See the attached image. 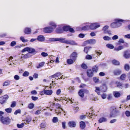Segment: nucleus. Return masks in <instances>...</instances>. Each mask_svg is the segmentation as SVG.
I'll return each instance as SVG.
<instances>
[{"label":"nucleus","mask_w":130,"mask_h":130,"mask_svg":"<svg viewBox=\"0 0 130 130\" xmlns=\"http://www.w3.org/2000/svg\"><path fill=\"white\" fill-rule=\"evenodd\" d=\"M115 22L111 24V26L112 28H116L120 26L121 25V23L126 21L121 19H115Z\"/></svg>","instance_id":"nucleus-1"},{"label":"nucleus","mask_w":130,"mask_h":130,"mask_svg":"<svg viewBox=\"0 0 130 130\" xmlns=\"http://www.w3.org/2000/svg\"><path fill=\"white\" fill-rule=\"evenodd\" d=\"M0 120L4 124H8L10 122V120L8 117H6L5 118L3 117H0Z\"/></svg>","instance_id":"nucleus-2"},{"label":"nucleus","mask_w":130,"mask_h":130,"mask_svg":"<svg viewBox=\"0 0 130 130\" xmlns=\"http://www.w3.org/2000/svg\"><path fill=\"white\" fill-rule=\"evenodd\" d=\"M43 31L46 33H50L52 32L54 30V28L51 26H48L43 28Z\"/></svg>","instance_id":"nucleus-3"},{"label":"nucleus","mask_w":130,"mask_h":130,"mask_svg":"<svg viewBox=\"0 0 130 130\" xmlns=\"http://www.w3.org/2000/svg\"><path fill=\"white\" fill-rule=\"evenodd\" d=\"M89 25L90 29L92 30L95 29L100 26V24L97 23H91Z\"/></svg>","instance_id":"nucleus-4"},{"label":"nucleus","mask_w":130,"mask_h":130,"mask_svg":"<svg viewBox=\"0 0 130 130\" xmlns=\"http://www.w3.org/2000/svg\"><path fill=\"white\" fill-rule=\"evenodd\" d=\"M61 43L71 45H77L76 43L74 41L70 40H63L61 41Z\"/></svg>","instance_id":"nucleus-5"},{"label":"nucleus","mask_w":130,"mask_h":130,"mask_svg":"<svg viewBox=\"0 0 130 130\" xmlns=\"http://www.w3.org/2000/svg\"><path fill=\"white\" fill-rule=\"evenodd\" d=\"M9 98L8 95H5L3 97H0V103L3 104L5 103Z\"/></svg>","instance_id":"nucleus-6"},{"label":"nucleus","mask_w":130,"mask_h":130,"mask_svg":"<svg viewBox=\"0 0 130 130\" xmlns=\"http://www.w3.org/2000/svg\"><path fill=\"white\" fill-rule=\"evenodd\" d=\"M65 38H50L49 39V41L51 42H54L55 41H60L61 43V41L63 40H64Z\"/></svg>","instance_id":"nucleus-7"},{"label":"nucleus","mask_w":130,"mask_h":130,"mask_svg":"<svg viewBox=\"0 0 130 130\" xmlns=\"http://www.w3.org/2000/svg\"><path fill=\"white\" fill-rule=\"evenodd\" d=\"M53 93L52 91L51 90H45L41 91L40 92L41 95L43 94H44L46 95H51Z\"/></svg>","instance_id":"nucleus-8"},{"label":"nucleus","mask_w":130,"mask_h":130,"mask_svg":"<svg viewBox=\"0 0 130 130\" xmlns=\"http://www.w3.org/2000/svg\"><path fill=\"white\" fill-rule=\"evenodd\" d=\"M69 126L71 128L75 127L76 126V123L75 122L73 121H69L68 123Z\"/></svg>","instance_id":"nucleus-9"},{"label":"nucleus","mask_w":130,"mask_h":130,"mask_svg":"<svg viewBox=\"0 0 130 130\" xmlns=\"http://www.w3.org/2000/svg\"><path fill=\"white\" fill-rule=\"evenodd\" d=\"M77 57V53L75 52H73L70 56V58L74 61H75Z\"/></svg>","instance_id":"nucleus-10"},{"label":"nucleus","mask_w":130,"mask_h":130,"mask_svg":"<svg viewBox=\"0 0 130 130\" xmlns=\"http://www.w3.org/2000/svg\"><path fill=\"white\" fill-rule=\"evenodd\" d=\"M87 74L88 76L89 77H92L93 75V71L91 69L87 70Z\"/></svg>","instance_id":"nucleus-11"},{"label":"nucleus","mask_w":130,"mask_h":130,"mask_svg":"<svg viewBox=\"0 0 130 130\" xmlns=\"http://www.w3.org/2000/svg\"><path fill=\"white\" fill-rule=\"evenodd\" d=\"M86 42L88 44H94L96 43V41L94 39H91L86 41Z\"/></svg>","instance_id":"nucleus-12"},{"label":"nucleus","mask_w":130,"mask_h":130,"mask_svg":"<svg viewBox=\"0 0 130 130\" xmlns=\"http://www.w3.org/2000/svg\"><path fill=\"white\" fill-rule=\"evenodd\" d=\"M23 56H22L21 58V59H26L30 57L31 56V55L30 54V53H27L24 55L23 54H22Z\"/></svg>","instance_id":"nucleus-13"},{"label":"nucleus","mask_w":130,"mask_h":130,"mask_svg":"<svg viewBox=\"0 0 130 130\" xmlns=\"http://www.w3.org/2000/svg\"><path fill=\"white\" fill-rule=\"evenodd\" d=\"M31 31V29L30 28L26 27L24 30V32L26 34H30Z\"/></svg>","instance_id":"nucleus-14"},{"label":"nucleus","mask_w":130,"mask_h":130,"mask_svg":"<svg viewBox=\"0 0 130 130\" xmlns=\"http://www.w3.org/2000/svg\"><path fill=\"white\" fill-rule=\"evenodd\" d=\"M100 90L103 92H105L106 91L107 88L106 85L103 84L102 86L100 87Z\"/></svg>","instance_id":"nucleus-15"},{"label":"nucleus","mask_w":130,"mask_h":130,"mask_svg":"<svg viewBox=\"0 0 130 130\" xmlns=\"http://www.w3.org/2000/svg\"><path fill=\"white\" fill-rule=\"evenodd\" d=\"M121 73V71L120 70L117 69L115 70L113 72V73L115 75H119Z\"/></svg>","instance_id":"nucleus-16"},{"label":"nucleus","mask_w":130,"mask_h":130,"mask_svg":"<svg viewBox=\"0 0 130 130\" xmlns=\"http://www.w3.org/2000/svg\"><path fill=\"white\" fill-rule=\"evenodd\" d=\"M61 75V74L59 72L56 73L54 75L50 76L49 78H50L51 79L52 78H55L56 77H58Z\"/></svg>","instance_id":"nucleus-17"},{"label":"nucleus","mask_w":130,"mask_h":130,"mask_svg":"<svg viewBox=\"0 0 130 130\" xmlns=\"http://www.w3.org/2000/svg\"><path fill=\"white\" fill-rule=\"evenodd\" d=\"M37 39L38 41L42 42L45 40V38L43 36L40 35L38 37Z\"/></svg>","instance_id":"nucleus-18"},{"label":"nucleus","mask_w":130,"mask_h":130,"mask_svg":"<svg viewBox=\"0 0 130 130\" xmlns=\"http://www.w3.org/2000/svg\"><path fill=\"white\" fill-rule=\"evenodd\" d=\"M107 121V118L104 117H102L99 119L98 121L99 123H101L103 122H106Z\"/></svg>","instance_id":"nucleus-19"},{"label":"nucleus","mask_w":130,"mask_h":130,"mask_svg":"<svg viewBox=\"0 0 130 130\" xmlns=\"http://www.w3.org/2000/svg\"><path fill=\"white\" fill-rule=\"evenodd\" d=\"M116 84L117 86V87L119 88L122 89L123 87V86L122 85V83L119 82H116Z\"/></svg>","instance_id":"nucleus-20"},{"label":"nucleus","mask_w":130,"mask_h":130,"mask_svg":"<svg viewBox=\"0 0 130 130\" xmlns=\"http://www.w3.org/2000/svg\"><path fill=\"white\" fill-rule=\"evenodd\" d=\"M56 31L58 34H60L63 32V30L61 27H59L56 28Z\"/></svg>","instance_id":"nucleus-21"},{"label":"nucleus","mask_w":130,"mask_h":130,"mask_svg":"<svg viewBox=\"0 0 130 130\" xmlns=\"http://www.w3.org/2000/svg\"><path fill=\"white\" fill-rule=\"evenodd\" d=\"M80 126L82 129H84L86 127L85 123L83 121H81L80 122Z\"/></svg>","instance_id":"nucleus-22"},{"label":"nucleus","mask_w":130,"mask_h":130,"mask_svg":"<svg viewBox=\"0 0 130 130\" xmlns=\"http://www.w3.org/2000/svg\"><path fill=\"white\" fill-rule=\"evenodd\" d=\"M116 113L117 112L116 110L113 109L111 112L110 117H115Z\"/></svg>","instance_id":"nucleus-23"},{"label":"nucleus","mask_w":130,"mask_h":130,"mask_svg":"<svg viewBox=\"0 0 130 130\" xmlns=\"http://www.w3.org/2000/svg\"><path fill=\"white\" fill-rule=\"evenodd\" d=\"M78 94L81 97H83L84 96V90L83 89L80 90L78 92Z\"/></svg>","instance_id":"nucleus-24"},{"label":"nucleus","mask_w":130,"mask_h":130,"mask_svg":"<svg viewBox=\"0 0 130 130\" xmlns=\"http://www.w3.org/2000/svg\"><path fill=\"white\" fill-rule=\"evenodd\" d=\"M114 96L116 98L119 97L121 95L120 93L117 91H114L113 92Z\"/></svg>","instance_id":"nucleus-25"},{"label":"nucleus","mask_w":130,"mask_h":130,"mask_svg":"<svg viewBox=\"0 0 130 130\" xmlns=\"http://www.w3.org/2000/svg\"><path fill=\"white\" fill-rule=\"evenodd\" d=\"M49 25L51 27L54 28V29L56 28L57 25L53 22H51L49 23Z\"/></svg>","instance_id":"nucleus-26"},{"label":"nucleus","mask_w":130,"mask_h":130,"mask_svg":"<svg viewBox=\"0 0 130 130\" xmlns=\"http://www.w3.org/2000/svg\"><path fill=\"white\" fill-rule=\"evenodd\" d=\"M112 62V64L115 65H119L120 64V62L118 61L115 59L113 60Z\"/></svg>","instance_id":"nucleus-27"},{"label":"nucleus","mask_w":130,"mask_h":130,"mask_svg":"<svg viewBox=\"0 0 130 130\" xmlns=\"http://www.w3.org/2000/svg\"><path fill=\"white\" fill-rule=\"evenodd\" d=\"M55 105L56 106V108L57 109H61V110H62L63 111V109H62V108L61 107V105L60 104H59L57 103H56V104L55 103L53 104V105Z\"/></svg>","instance_id":"nucleus-28"},{"label":"nucleus","mask_w":130,"mask_h":130,"mask_svg":"<svg viewBox=\"0 0 130 130\" xmlns=\"http://www.w3.org/2000/svg\"><path fill=\"white\" fill-rule=\"evenodd\" d=\"M90 28L89 24L82 27V30H88Z\"/></svg>","instance_id":"nucleus-29"},{"label":"nucleus","mask_w":130,"mask_h":130,"mask_svg":"<svg viewBox=\"0 0 130 130\" xmlns=\"http://www.w3.org/2000/svg\"><path fill=\"white\" fill-rule=\"evenodd\" d=\"M124 56L126 58H128L129 57L130 55L127 52H124Z\"/></svg>","instance_id":"nucleus-30"},{"label":"nucleus","mask_w":130,"mask_h":130,"mask_svg":"<svg viewBox=\"0 0 130 130\" xmlns=\"http://www.w3.org/2000/svg\"><path fill=\"white\" fill-rule=\"evenodd\" d=\"M10 84V82L9 80H6L3 84V86H6L9 85Z\"/></svg>","instance_id":"nucleus-31"},{"label":"nucleus","mask_w":130,"mask_h":130,"mask_svg":"<svg viewBox=\"0 0 130 130\" xmlns=\"http://www.w3.org/2000/svg\"><path fill=\"white\" fill-rule=\"evenodd\" d=\"M68 90H69V91L71 93H72L73 92L74 90V87L71 86L68 88Z\"/></svg>","instance_id":"nucleus-32"},{"label":"nucleus","mask_w":130,"mask_h":130,"mask_svg":"<svg viewBox=\"0 0 130 130\" xmlns=\"http://www.w3.org/2000/svg\"><path fill=\"white\" fill-rule=\"evenodd\" d=\"M70 26H65L63 27V30L64 31H68L70 28Z\"/></svg>","instance_id":"nucleus-33"},{"label":"nucleus","mask_w":130,"mask_h":130,"mask_svg":"<svg viewBox=\"0 0 130 130\" xmlns=\"http://www.w3.org/2000/svg\"><path fill=\"white\" fill-rule=\"evenodd\" d=\"M123 46L122 45L119 46L115 48V50L116 51H118L123 49Z\"/></svg>","instance_id":"nucleus-34"},{"label":"nucleus","mask_w":130,"mask_h":130,"mask_svg":"<svg viewBox=\"0 0 130 130\" xmlns=\"http://www.w3.org/2000/svg\"><path fill=\"white\" fill-rule=\"evenodd\" d=\"M106 47L108 48L112 49L114 48V46L110 44H107L106 45Z\"/></svg>","instance_id":"nucleus-35"},{"label":"nucleus","mask_w":130,"mask_h":130,"mask_svg":"<svg viewBox=\"0 0 130 130\" xmlns=\"http://www.w3.org/2000/svg\"><path fill=\"white\" fill-rule=\"evenodd\" d=\"M73 60L72 59H68L67 60V62L69 64H71L73 63Z\"/></svg>","instance_id":"nucleus-36"},{"label":"nucleus","mask_w":130,"mask_h":130,"mask_svg":"<svg viewBox=\"0 0 130 130\" xmlns=\"http://www.w3.org/2000/svg\"><path fill=\"white\" fill-rule=\"evenodd\" d=\"M91 48V47H86L84 48V51L87 54H88L89 50Z\"/></svg>","instance_id":"nucleus-37"},{"label":"nucleus","mask_w":130,"mask_h":130,"mask_svg":"<svg viewBox=\"0 0 130 130\" xmlns=\"http://www.w3.org/2000/svg\"><path fill=\"white\" fill-rule=\"evenodd\" d=\"M109 26L107 25L105 26L102 29V30L104 31V33L105 31H106L107 30Z\"/></svg>","instance_id":"nucleus-38"},{"label":"nucleus","mask_w":130,"mask_h":130,"mask_svg":"<svg viewBox=\"0 0 130 130\" xmlns=\"http://www.w3.org/2000/svg\"><path fill=\"white\" fill-rule=\"evenodd\" d=\"M6 112L8 113H10L12 112V109L11 108H9L5 109Z\"/></svg>","instance_id":"nucleus-39"},{"label":"nucleus","mask_w":130,"mask_h":130,"mask_svg":"<svg viewBox=\"0 0 130 130\" xmlns=\"http://www.w3.org/2000/svg\"><path fill=\"white\" fill-rule=\"evenodd\" d=\"M20 39L24 43L27 42L28 41L27 40L25 39L24 37L23 36H21L20 37Z\"/></svg>","instance_id":"nucleus-40"},{"label":"nucleus","mask_w":130,"mask_h":130,"mask_svg":"<svg viewBox=\"0 0 130 130\" xmlns=\"http://www.w3.org/2000/svg\"><path fill=\"white\" fill-rule=\"evenodd\" d=\"M124 68L127 71L129 70L130 69L129 66L127 64H126L124 66Z\"/></svg>","instance_id":"nucleus-41"},{"label":"nucleus","mask_w":130,"mask_h":130,"mask_svg":"<svg viewBox=\"0 0 130 130\" xmlns=\"http://www.w3.org/2000/svg\"><path fill=\"white\" fill-rule=\"evenodd\" d=\"M24 125V124L23 123H22L21 124H17V127L19 128H22Z\"/></svg>","instance_id":"nucleus-42"},{"label":"nucleus","mask_w":130,"mask_h":130,"mask_svg":"<svg viewBox=\"0 0 130 130\" xmlns=\"http://www.w3.org/2000/svg\"><path fill=\"white\" fill-rule=\"evenodd\" d=\"M29 73L27 71H25L23 74V76L24 77H27L29 76Z\"/></svg>","instance_id":"nucleus-43"},{"label":"nucleus","mask_w":130,"mask_h":130,"mask_svg":"<svg viewBox=\"0 0 130 130\" xmlns=\"http://www.w3.org/2000/svg\"><path fill=\"white\" fill-rule=\"evenodd\" d=\"M103 39L105 40L109 41L111 40V38L110 37L107 36L104 37Z\"/></svg>","instance_id":"nucleus-44"},{"label":"nucleus","mask_w":130,"mask_h":130,"mask_svg":"<svg viewBox=\"0 0 130 130\" xmlns=\"http://www.w3.org/2000/svg\"><path fill=\"white\" fill-rule=\"evenodd\" d=\"M44 64L45 62H42L40 63L39 64V65L37 67V68H39L42 67L44 66Z\"/></svg>","instance_id":"nucleus-45"},{"label":"nucleus","mask_w":130,"mask_h":130,"mask_svg":"<svg viewBox=\"0 0 130 130\" xmlns=\"http://www.w3.org/2000/svg\"><path fill=\"white\" fill-rule=\"evenodd\" d=\"M98 70V67L96 66H95L94 67H93L92 68V70L94 72H97Z\"/></svg>","instance_id":"nucleus-46"},{"label":"nucleus","mask_w":130,"mask_h":130,"mask_svg":"<svg viewBox=\"0 0 130 130\" xmlns=\"http://www.w3.org/2000/svg\"><path fill=\"white\" fill-rule=\"evenodd\" d=\"M52 121L53 123H56L58 121V119L57 117H54L52 119Z\"/></svg>","instance_id":"nucleus-47"},{"label":"nucleus","mask_w":130,"mask_h":130,"mask_svg":"<svg viewBox=\"0 0 130 130\" xmlns=\"http://www.w3.org/2000/svg\"><path fill=\"white\" fill-rule=\"evenodd\" d=\"M126 77V75L125 74H122L120 77V79L122 80H124Z\"/></svg>","instance_id":"nucleus-48"},{"label":"nucleus","mask_w":130,"mask_h":130,"mask_svg":"<svg viewBox=\"0 0 130 130\" xmlns=\"http://www.w3.org/2000/svg\"><path fill=\"white\" fill-rule=\"evenodd\" d=\"M95 88L96 90H95V92H97V93L98 95H100V89L99 88L97 87H95Z\"/></svg>","instance_id":"nucleus-49"},{"label":"nucleus","mask_w":130,"mask_h":130,"mask_svg":"<svg viewBox=\"0 0 130 130\" xmlns=\"http://www.w3.org/2000/svg\"><path fill=\"white\" fill-rule=\"evenodd\" d=\"M82 68L84 69H86L87 68V66L85 64L83 63L81 65Z\"/></svg>","instance_id":"nucleus-50"},{"label":"nucleus","mask_w":130,"mask_h":130,"mask_svg":"<svg viewBox=\"0 0 130 130\" xmlns=\"http://www.w3.org/2000/svg\"><path fill=\"white\" fill-rule=\"evenodd\" d=\"M29 48V47H26L24 48V49H23L21 51V52L22 53H24L26 51H28V49Z\"/></svg>","instance_id":"nucleus-51"},{"label":"nucleus","mask_w":130,"mask_h":130,"mask_svg":"<svg viewBox=\"0 0 130 130\" xmlns=\"http://www.w3.org/2000/svg\"><path fill=\"white\" fill-rule=\"evenodd\" d=\"M41 55L43 57H46L48 55L47 53L44 52H42L41 53Z\"/></svg>","instance_id":"nucleus-52"},{"label":"nucleus","mask_w":130,"mask_h":130,"mask_svg":"<svg viewBox=\"0 0 130 130\" xmlns=\"http://www.w3.org/2000/svg\"><path fill=\"white\" fill-rule=\"evenodd\" d=\"M62 128L64 129L66 128H67V127L66 126V122L65 121L63 122H62Z\"/></svg>","instance_id":"nucleus-53"},{"label":"nucleus","mask_w":130,"mask_h":130,"mask_svg":"<svg viewBox=\"0 0 130 130\" xmlns=\"http://www.w3.org/2000/svg\"><path fill=\"white\" fill-rule=\"evenodd\" d=\"M27 52H28V53H30V54L31 55L32 53V48L29 47Z\"/></svg>","instance_id":"nucleus-54"},{"label":"nucleus","mask_w":130,"mask_h":130,"mask_svg":"<svg viewBox=\"0 0 130 130\" xmlns=\"http://www.w3.org/2000/svg\"><path fill=\"white\" fill-rule=\"evenodd\" d=\"M16 102L15 101H13L12 102L10 107H14L15 106Z\"/></svg>","instance_id":"nucleus-55"},{"label":"nucleus","mask_w":130,"mask_h":130,"mask_svg":"<svg viewBox=\"0 0 130 130\" xmlns=\"http://www.w3.org/2000/svg\"><path fill=\"white\" fill-rule=\"evenodd\" d=\"M125 114L127 117L130 116V112L128 110L126 111L125 113Z\"/></svg>","instance_id":"nucleus-56"},{"label":"nucleus","mask_w":130,"mask_h":130,"mask_svg":"<svg viewBox=\"0 0 130 130\" xmlns=\"http://www.w3.org/2000/svg\"><path fill=\"white\" fill-rule=\"evenodd\" d=\"M16 44V42L15 41H12L10 43V46H13Z\"/></svg>","instance_id":"nucleus-57"},{"label":"nucleus","mask_w":130,"mask_h":130,"mask_svg":"<svg viewBox=\"0 0 130 130\" xmlns=\"http://www.w3.org/2000/svg\"><path fill=\"white\" fill-rule=\"evenodd\" d=\"M86 58L87 59H92V57L90 55H87L86 56Z\"/></svg>","instance_id":"nucleus-58"},{"label":"nucleus","mask_w":130,"mask_h":130,"mask_svg":"<svg viewBox=\"0 0 130 130\" xmlns=\"http://www.w3.org/2000/svg\"><path fill=\"white\" fill-rule=\"evenodd\" d=\"M46 127V124L45 123H42L40 124V127L41 128H44Z\"/></svg>","instance_id":"nucleus-59"},{"label":"nucleus","mask_w":130,"mask_h":130,"mask_svg":"<svg viewBox=\"0 0 130 130\" xmlns=\"http://www.w3.org/2000/svg\"><path fill=\"white\" fill-rule=\"evenodd\" d=\"M118 36L117 35H114L112 37V39L113 40H116L118 38Z\"/></svg>","instance_id":"nucleus-60"},{"label":"nucleus","mask_w":130,"mask_h":130,"mask_svg":"<svg viewBox=\"0 0 130 130\" xmlns=\"http://www.w3.org/2000/svg\"><path fill=\"white\" fill-rule=\"evenodd\" d=\"M93 80L94 82L95 83H97L98 82L99 79L98 78H97L96 77H94L93 78Z\"/></svg>","instance_id":"nucleus-61"},{"label":"nucleus","mask_w":130,"mask_h":130,"mask_svg":"<svg viewBox=\"0 0 130 130\" xmlns=\"http://www.w3.org/2000/svg\"><path fill=\"white\" fill-rule=\"evenodd\" d=\"M21 112V110L20 109H18L16 110L14 112V114L16 115L18 113H20Z\"/></svg>","instance_id":"nucleus-62"},{"label":"nucleus","mask_w":130,"mask_h":130,"mask_svg":"<svg viewBox=\"0 0 130 130\" xmlns=\"http://www.w3.org/2000/svg\"><path fill=\"white\" fill-rule=\"evenodd\" d=\"M14 79L16 80H18L20 79V77L18 75H15L14 76Z\"/></svg>","instance_id":"nucleus-63"},{"label":"nucleus","mask_w":130,"mask_h":130,"mask_svg":"<svg viewBox=\"0 0 130 130\" xmlns=\"http://www.w3.org/2000/svg\"><path fill=\"white\" fill-rule=\"evenodd\" d=\"M124 37L125 38L130 39V34L125 35Z\"/></svg>","instance_id":"nucleus-64"}]
</instances>
